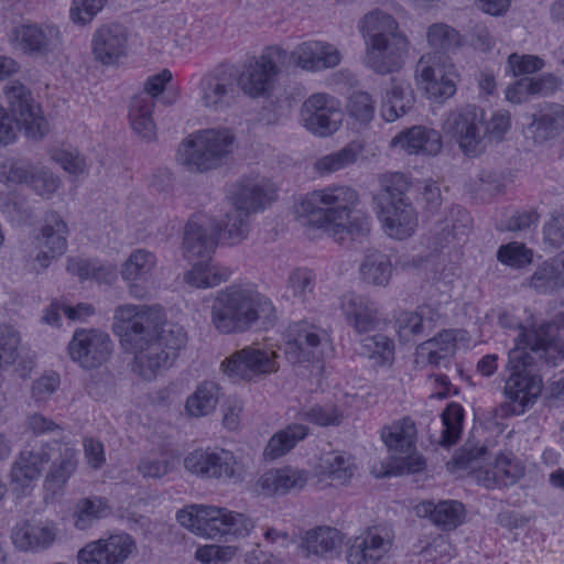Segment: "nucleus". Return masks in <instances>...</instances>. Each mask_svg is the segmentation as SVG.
I'll return each instance as SVG.
<instances>
[{"mask_svg": "<svg viewBox=\"0 0 564 564\" xmlns=\"http://www.w3.org/2000/svg\"><path fill=\"white\" fill-rule=\"evenodd\" d=\"M427 41L432 47L441 50L457 48L465 44V40L454 29L441 23L429 29Z\"/></svg>", "mask_w": 564, "mask_h": 564, "instance_id": "obj_48", "label": "nucleus"}, {"mask_svg": "<svg viewBox=\"0 0 564 564\" xmlns=\"http://www.w3.org/2000/svg\"><path fill=\"white\" fill-rule=\"evenodd\" d=\"M288 52L279 46L267 47L259 56L249 57L237 74V87L251 98L264 97L273 88L279 65L286 61Z\"/></svg>", "mask_w": 564, "mask_h": 564, "instance_id": "obj_9", "label": "nucleus"}, {"mask_svg": "<svg viewBox=\"0 0 564 564\" xmlns=\"http://www.w3.org/2000/svg\"><path fill=\"white\" fill-rule=\"evenodd\" d=\"M21 335L10 325H0V371L15 364L20 356Z\"/></svg>", "mask_w": 564, "mask_h": 564, "instance_id": "obj_44", "label": "nucleus"}, {"mask_svg": "<svg viewBox=\"0 0 564 564\" xmlns=\"http://www.w3.org/2000/svg\"><path fill=\"white\" fill-rule=\"evenodd\" d=\"M391 261L383 254H375L367 258L361 267V274L365 281L376 285L387 284L391 278Z\"/></svg>", "mask_w": 564, "mask_h": 564, "instance_id": "obj_45", "label": "nucleus"}, {"mask_svg": "<svg viewBox=\"0 0 564 564\" xmlns=\"http://www.w3.org/2000/svg\"><path fill=\"white\" fill-rule=\"evenodd\" d=\"M249 215L250 213L234 206V209L226 214V220L219 229V238L230 246L245 240L249 232Z\"/></svg>", "mask_w": 564, "mask_h": 564, "instance_id": "obj_40", "label": "nucleus"}, {"mask_svg": "<svg viewBox=\"0 0 564 564\" xmlns=\"http://www.w3.org/2000/svg\"><path fill=\"white\" fill-rule=\"evenodd\" d=\"M294 215L297 223L306 229L308 238H315L317 224V194L312 192L302 197L294 206Z\"/></svg>", "mask_w": 564, "mask_h": 564, "instance_id": "obj_46", "label": "nucleus"}, {"mask_svg": "<svg viewBox=\"0 0 564 564\" xmlns=\"http://www.w3.org/2000/svg\"><path fill=\"white\" fill-rule=\"evenodd\" d=\"M544 62L535 55L511 54L508 57V73L514 77L531 78L530 75L541 70Z\"/></svg>", "mask_w": 564, "mask_h": 564, "instance_id": "obj_50", "label": "nucleus"}, {"mask_svg": "<svg viewBox=\"0 0 564 564\" xmlns=\"http://www.w3.org/2000/svg\"><path fill=\"white\" fill-rule=\"evenodd\" d=\"M284 354L293 364L311 361L317 347V326L307 319L291 323L282 336Z\"/></svg>", "mask_w": 564, "mask_h": 564, "instance_id": "obj_24", "label": "nucleus"}, {"mask_svg": "<svg viewBox=\"0 0 564 564\" xmlns=\"http://www.w3.org/2000/svg\"><path fill=\"white\" fill-rule=\"evenodd\" d=\"M535 131L541 138H552L556 132L564 128V108L555 107L550 113L543 116V118L534 123Z\"/></svg>", "mask_w": 564, "mask_h": 564, "instance_id": "obj_60", "label": "nucleus"}, {"mask_svg": "<svg viewBox=\"0 0 564 564\" xmlns=\"http://www.w3.org/2000/svg\"><path fill=\"white\" fill-rule=\"evenodd\" d=\"M380 437L389 452V460L372 462L370 473L373 476L416 473L424 467V460L415 452L416 427L412 420L404 417L393 421L381 430Z\"/></svg>", "mask_w": 564, "mask_h": 564, "instance_id": "obj_6", "label": "nucleus"}, {"mask_svg": "<svg viewBox=\"0 0 564 564\" xmlns=\"http://www.w3.org/2000/svg\"><path fill=\"white\" fill-rule=\"evenodd\" d=\"M58 530L51 521L17 524L12 530V542L23 552H42L50 549L56 541Z\"/></svg>", "mask_w": 564, "mask_h": 564, "instance_id": "obj_27", "label": "nucleus"}, {"mask_svg": "<svg viewBox=\"0 0 564 564\" xmlns=\"http://www.w3.org/2000/svg\"><path fill=\"white\" fill-rule=\"evenodd\" d=\"M484 111L468 107L452 115L445 126L446 135L451 137L467 156H476L486 148V139L481 133Z\"/></svg>", "mask_w": 564, "mask_h": 564, "instance_id": "obj_17", "label": "nucleus"}, {"mask_svg": "<svg viewBox=\"0 0 564 564\" xmlns=\"http://www.w3.org/2000/svg\"><path fill=\"white\" fill-rule=\"evenodd\" d=\"M219 399V388L215 382L204 381L187 398L185 409L195 417L208 415L216 409Z\"/></svg>", "mask_w": 564, "mask_h": 564, "instance_id": "obj_38", "label": "nucleus"}, {"mask_svg": "<svg viewBox=\"0 0 564 564\" xmlns=\"http://www.w3.org/2000/svg\"><path fill=\"white\" fill-rule=\"evenodd\" d=\"M4 94L24 135L33 141L42 140L48 133L50 124L31 91L19 82H10L4 86Z\"/></svg>", "mask_w": 564, "mask_h": 564, "instance_id": "obj_13", "label": "nucleus"}, {"mask_svg": "<svg viewBox=\"0 0 564 564\" xmlns=\"http://www.w3.org/2000/svg\"><path fill=\"white\" fill-rule=\"evenodd\" d=\"M33 191L43 197H51L59 187V180L47 169L34 167L33 175L30 178Z\"/></svg>", "mask_w": 564, "mask_h": 564, "instance_id": "obj_59", "label": "nucleus"}, {"mask_svg": "<svg viewBox=\"0 0 564 564\" xmlns=\"http://www.w3.org/2000/svg\"><path fill=\"white\" fill-rule=\"evenodd\" d=\"M52 445L47 443L37 449H23L11 466L10 478L12 484L21 488L37 479L44 466L52 459Z\"/></svg>", "mask_w": 564, "mask_h": 564, "instance_id": "obj_28", "label": "nucleus"}, {"mask_svg": "<svg viewBox=\"0 0 564 564\" xmlns=\"http://www.w3.org/2000/svg\"><path fill=\"white\" fill-rule=\"evenodd\" d=\"M108 513L109 508L102 498L94 497L80 499L74 512L75 527L79 530H86Z\"/></svg>", "mask_w": 564, "mask_h": 564, "instance_id": "obj_41", "label": "nucleus"}, {"mask_svg": "<svg viewBox=\"0 0 564 564\" xmlns=\"http://www.w3.org/2000/svg\"><path fill=\"white\" fill-rule=\"evenodd\" d=\"M108 0H73L70 19L76 24H88L102 10Z\"/></svg>", "mask_w": 564, "mask_h": 564, "instance_id": "obj_54", "label": "nucleus"}, {"mask_svg": "<svg viewBox=\"0 0 564 564\" xmlns=\"http://www.w3.org/2000/svg\"><path fill=\"white\" fill-rule=\"evenodd\" d=\"M185 469L202 479L240 482L243 467L232 452L225 448H198L184 458Z\"/></svg>", "mask_w": 564, "mask_h": 564, "instance_id": "obj_10", "label": "nucleus"}, {"mask_svg": "<svg viewBox=\"0 0 564 564\" xmlns=\"http://www.w3.org/2000/svg\"><path fill=\"white\" fill-rule=\"evenodd\" d=\"M274 199L273 184L268 178L258 175L241 178L232 193L234 206L250 214L263 210Z\"/></svg>", "mask_w": 564, "mask_h": 564, "instance_id": "obj_25", "label": "nucleus"}, {"mask_svg": "<svg viewBox=\"0 0 564 564\" xmlns=\"http://www.w3.org/2000/svg\"><path fill=\"white\" fill-rule=\"evenodd\" d=\"M278 321L273 302L254 286L231 284L218 291L210 306V324L223 335L268 329Z\"/></svg>", "mask_w": 564, "mask_h": 564, "instance_id": "obj_2", "label": "nucleus"}, {"mask_svg": "<svg viewBox=\"0 0 564 564\" xmlns=\"http://www.w3.org/2000/svg\"><path fill=\"white\" fill-rule=\"evenodd\" d=\"M67 236L68 227L63 217L56 212L47 213L40 232L34 238L37 249L34 260L41 269H46L52 260L66 252Z\"/></svg>", "mask_w": 564, "mask_h": 564, "instance_id": "obj_18", "label": "nucleus"}, {"mask_svg": "<svg viewBox=\"0 0 564 564\" xmlns=\"http://www.w3.org/2000/svg\"><path fill=\"white\" fill-rule=\"evenodd\" d=\"M463 412V408L457 403H451L444 411L442 421L444 425L443 443L445 445H451L458 438Z\"/></svg>", "mask_w": 564, "mask_h": 564, "instance_id": "obj_55", "label": "nucleus"}, {"mask_svg": "<svg viewBox=\"0 0 564 564\" xmlns=\"http://www.w3.org/2000/svg\"><path fill=\"white\" fill-rule=\"evenodd\" d=\"M457 73L438 54H425L415 69V83L429 99L444 101L456 93Z\"/></svg>", "mask_w": 564, "mask_h": 564, "instance_id": "obj_12", "label": "nucleus"}, {"mask_svg": "<svg viewBox=\"0 0 564 564\" xmlns=\"http://www.w3.org/2000/svg\"><path fill=\"white\" fill-rule=\"evenodd\" d=\"M323 473L328 474L339 482L347 481L356 470V464L350 457L339 453H330L323 458Z\"/></svg>", "mask_w": 564, "mask_h": 564, "instance_id": "obj_47", "label": "nucleus"}, {"mask_svg": "<svg viewBox=\"0 0 564 564\" xmlns=\"http://www.w3.org/2000/svg\"><path fill=\"white\" fill-rule=\"evenodd\" d=\"M365 354L378 364H391L394 357L392 343L382 335L368 337L364 340Z\"/></svg>", "mask_w": 564, "mask_h": 564, "instance_id": "obj_52", "label": "nucleus"}, {"mask_svg": "<svg viewBox=\"0 0 564 564\" xmlns=\"http://www.w3.org/2000/svg\"><path fill=\"white\" fill-rule=\"evenodd\" d=\"M449 469L459 477L471 476L488 488L512 485L523 475L522 465L511 455L492 458L482 447L455 458Z\"/></svg>", "mask_w": 564, "mask_h": 564, "instance_id": "obj_7", "label": "nucleus"}, {"mask_svg": "<svg viewBox=\"0 0 564 564\" xmlns=\"http://www.w3.org/2000/svg\"><path fill=\"white\" fill-rule=\"evenodd\" d=\"M135 549L133 539L126 533L113 534L87 543L77 553L78 564H122Z\"/></svg>", "mask_w": 564, "mask_h": 564, "instance_id": "obj_19", "label": "nucleus"}, {"mask_svg": "<svg viewBox=\"0 0 564 564\" xmlns=\"http://www.w3.org/2000/svg\"><path fill=\"white\" fill-rule=\"evenodd\" d=\"M112 329L124 350L134 355L133 372L149 381L169 367L187 339L183 327L163 323L160 312L145 305H119Z\"/></svg>", "mask_w": 564, "mask_h": 564, "instance_id": "obj_1", "label": "nucleus"}, {"mask_svg": "<svg viewBox=\"0 0 564 564\" xmlns=\"http://www.w3.org/2000/svg\"><path fill=\"white\" fill-rule=\"evenodd\" d=\"M341 113L332 98L319 96V135L329 134L337 130Z\"/></svg>", "mask_w": 564, "mask_h": 564, "instance_id": "obj_53", "label": "nucleus"}, {"mask_svg": "<svg viewBox=\"0 0 564 564\" xmlns=\"http://www.w3.org/2000/svg\"><path fill=\"white\" fill-rule=\"evenodd\" d=\"M412 95L403 82L393 79L382 98L381 115L386 121H394L411 102Z\"/></svg>", "mask_w": 564, "mask_h": 564, "instance_id": "obj_39", "label": "nucleus"}, {"mask_svg": "<svg viewBox=\"0 0 564 564\" xmlns=\"http://www.w3.org/2000/svg\"><path fill=\"white\" fill-rule=\"evenodd\" d=\"M393 145L408 153L435 154L441 149V138L434 130L415 127L409 129L392 141Z\"/></svg>", "mask_w": 564, "mask_h": 564, "instance_id": "obj_33", "label": "nucleus"}, {"mask_svg": "<svg viewBox=\"0 0 564 564\" xmlns=\"http://www.w3.org/2000/svg\"><path fill=\"white\" fill-rule=\"evenodd\" d=\"M405 188L406 181L397 173L383 181V191L376 197L378 218L382 228L394 239L411 236L416 227L413 209L402 198Z\"/></svg>", "mask_w": 564, "mask_h": 564, "instance_id": "obj_8", "label": "nucleus"}, {"mask_svg": "<svg viewBox=\"0 0 564 564\" xmlns=\"http://www.w3.org/2000/svg\"><path fill=\"white\" fill-rule=\"evenodd\" d=\"M11 45L26 55L47 56L62 47L63 35L52 22H22L9 33Z\"/></svg>", "mask_w": 564, "mask_h": 564, "instance_id": "obj_14", "label": "nucleus"}, {"mask_svg": "<svg viewBox=\"0 0 564 564\" xmlns=\"http://www.w3.org/2000/svg\"><path fill=\"white\" fill-rule=\"evenodd\" d=\"M343 538L338 530L333 528H319V556L333 557L339 553Z\"/></svg>", "mask_w": 564, "mask_h": 564, "instance_id": "obj_64", "label": "nucleus"}, {"mask_svg": "<svg viewBox=\"0 0 564 564\" xmlns=\"http://www.w3.org/2000/svg\"><path fill=\"white\" fill-rule=\"evenodd\" d=\"M319 202L330 205L325 208L324 223H319V228L324 227L327 231L338 236L344 240V234L358 237L368 231V223L360 219L356 213L347 209L348 204L356 202V193L348 188H336L332 194H323Z\"/></svg>", "mask_w": 564, "mask_h": 564, "instance_id": "obj_11", "label": "nucleus"}, {"mask_svg": "<svg viewBox=\"0 0 564 564\" xmlns=\"http://www.w3.org/2000/svg\"><path fill=\"white\" fill-rule=\"evenodd\" d=\"M155 101L148 95H137L129 106V118L132 130L143 140L150 142L156 137V126L152 112Z\"/></svg>", "mask_w": 564, "mask_h": 564, "instance_id": "obj_32", "label": "nucleus"}, {"mask_svg": "<svg viewBox=\"0 0 564 564\" xmlns=\"http://www.w3.org/2000/svg\"><path fill=\"white\" fill-rule=\"evenodd\" d=\"M288 58L292 59L295 65L303 69H314L317 58V42L307 41L301 43L290 55L288 54Z\"/></svg>", "mask_w": 564, "mask_h": 564, "instance_id": "obj_62", "label": "nucleus"}, {"mask_svg": "<svg viewBox=\"0 0 564 564\" xmlns=\"http://www.w3.org/2000/svg\"><path fill=\"white\" fill-rule=\"evenodd\" d=\"M236 138L226 128L202 129L187 135L178 145L176 162L192 173H205L227 164Z\"/></svg>", "mask_w": 564, "mask_h": 564, "instance_id": "obj_5", "label": "nucleus"}, {"mask_svg": "<svg viewBox=\"0 0 564 564\" xmlns=\"http://www.w3.org/2000/svg\"><path fill=\"white\" fill-rule=\"evenodd\" d=\"M528 346L532 351L544 350L550 358L557 350L556 343H531L525 333L520 334L516 348L509 352L510 376L505 386V393L511 403L513 414L524 413L542 392V380L531 369L532 358L527 351Z\"/></svg>", "mask_w": 564, "mask_h": 564, "instance_id": "obj_4", "label": "nucleus"}, {"mask_svg": "<svg viewBox=\"0 0 564 564\" xmlns=\"http://www.w3.org/2000/svg\"><path fill=\"white\" fill-rule=\"evenodd\" d=\"M202 512L203 516L199 517V521L202 522L200 535L209 539L226 535L230 510L214 506H204Z\"/></svg>", "mask_w": 564, "mask_h": 564, "instance_id": "obj_42", "label": "nucleus"}, {"mask_svg": "<svg viewBox=\"0 0 564 564\" xmlns=\"http://www.w3.org/2000/svg\"><path fill=\"white\" fill-rule=\"evenodd\" d=\"M34 166L23 161L9 159L0 164V181L8 186L30 183Z\"/></svg>", "mask_w": 564, "mask_h": 564, "instance_id": "obj_49", "label": "nucleus"}, {"mask_svg": "<svg viewBox=\"0 0 564 564\" xmlns=\"http://www.w3.org/2000/svg\"><path fill=\"white\" fill-rule=\"evenodd\" d=\"M173 469L171 459L163 456L149 455L140 459L137 470L144 478H162Z\"/></svg>", "mask_w": 564, "mask_h": 564, "instance_id": "obj_57", "label": "nucleus"}, {"mask_svg": "<svg viewBox=\"0 0 564 564\" xmlns=\"http://www.w3.org/2000/svg\"><path fill=\"white\" fill-rule=\"evenodd\" d=\"M128 29L120 23H106L95 30L91 36V53L98 63L115 65L127 55Z\"/></svg>", "mask_w": 564, "mask_h": 564, "instance_id": "obj_22", "label": "nucleus"}, {"mask_svg": "<svg viewBox=\"0 0 564 564\" xmlns=\"http://www.w3.org/2000/svg\"><path fill=\"white\" fill-rule=\"evenodd\" d=\"M498 259L501 263L520 268L532 260V252L518 242L502 246L498 251Z\"/></svg>", "mask_w": 564, "mask_h": 564, "instance_id": "obj_58", "label": "nucleus"}, {"mask_svg": "<svg viewBox=\"0 0 564 564\" xmlns=\"http://www.w3.org/2000/svg\"><path fill=\"white\" fill-rule=\"evenodd\" d=\"M554 85L553 77L535 80L533 78H522L516 84L508 87L506 98L513 104H520L528 99L529 96L549 91Z\"/></svg>", "mask_w": 564, "mask_h": 564, "instance_id": "obj_43", "label": "nucleus"}, {"mask_svg": "<svg viewBox=\"0 0 564 564\" xmlns=\"http://www.w3.org/2000/svg\"><path fill=\"white\" fill-rule=\"evenodd\" d=\"M66 270L79 280H95L98 283L112 284L117 280V268L112 263L83 258H69Z\"/></svg>", "mask_w": 564, "mask_h": 564, "instance_id": "obj_35", "label": "nucleus"}, {"mask_svg": "<svg viewBox=\"0 0 564 564\" xmlns=\"http://www.w3.org/2000/svg\"><path fill=\"white\" fill-rule=\"evenodd\" d=\"M390 543L376 530H369L356 536L348 549V564H375L389 551Z\"/></svg>", "mask_w": 564, "mask_h": 564, "instance_id": "obj_30", "label": "nucleus"}, {"mask_svg": "<svg viewBox=\"0 0 564 564\" xmlns=\"http://www.w3.org/2000/svg\"><path fill=\"white\" fill-rule=\"evenodd\" d=\"M480 341V337L471 338L465 330H444L416 348L415 361L419 365L437 362Z\"/></svg>", "mask_w": 564, "mask_h": 564, "instance_id": "obj_23", "label": "nucleus"}, {"mask_svg": "<svg viewBox=\"0 0 564 564\" xmlns=\"http://www.w3.org/2000/svg\"><path fill=\"white\" fill-rule=\"evenodd\" d=\"M53 452H58V458H55L50 473L46 476V484L53 491L61 489L77 466L76 451L66 443L53 442Z\"/></svg>", "mask_w": 564, "mask_h": 564, "instance_id": "obj_34", "label": "nucleus"}, {"mask_svg": "<svg viewBox=\"0 0 564 564\" xmlns=\"http://www.w3.org/2000/svg\"><path fill=\"white\" fill-rule=\"evenodd\" d=\"M155 267L156 257L145 249L133 250L122 263L120 274L132 297H148L154 286L153 272Z\"/></svg>", "mask_w": 564, "mask_h": 564, "instance_id": "obj_20", "label": "nucleus"}, {"mask_svg": "<svg viewBox=\"0 0 564 564\" xmlns=\"http://www.w3.org/2000/svg\"><path fill=\"white\" fill-rule=\"evenodd\" d=\"M230 275L231 271L228 268L198 262L185 273L184 280L187 284L194 288L207 289L214 288L221 282H226Z\"/></svg>", "mask_w": 564, "mask_h": 564, "instance_id": "obj_37", "label": "nucleus"}, {"mask_svg": "<svg viewBox=\"0 0 564 564\" xmlns=\"http://www.w3.org/2000/svg\"><path fill=\"white\" fill-rule=\"evenodd\" d=\"M72 359L82 367L91 369L104 364L111 352L108 334L97 329H78L68 345Z\"/></svg>", "mask_w": 564, "mask_h": 564, "instance_id": "obj_21", "label": "nucleus"}, {"mask_svg": "<svg viewBox=\"0 0 564 564\" xmlns=\"http://www.w3.org/2000/svg\"><path fill=\"white\" fill-rule=\"evenodd\" d=\"M315 273L313 270L296 269L292 271L288 279V290L293 296L305 301L313 294Z\"/></svg>", "mask_w": 564, "mask_h": 564, "instance_id": "obj_51", "label": "nucleus"}, {"mask_svg": "<svg viewBox=\"0 0 564 564\" xmlns=\"http://www.w3.org/2000/svg\"><path fill=\"white\" fill-rule=\"evenodd\" d=\"M308 433L303 424H291L276 432L269 440L263 455L267 459L274 460L289 453L297 442L302 441Z\"/></svg>", "mask_w": 564, "mask_h": 564, "instance_id": "obj_36", "label": "nucleus"}, {"mask_svg": "<svg viewBox=\"0 0 564 564\" xmlns=\"http://www.w3.org/2000/svg\"><path fill=\"white\" fill-rule=\"evenodd\" d=\"M344 308L359 333L368 330L373 319L371 307L359 299H349L344 303Z\"/></svg>", "mask_w": 564, "mask_h": 564, "instance_id": "obj_56", "label": "nucleus"}, {"mask_svg": "<svg viewBox=\"0 0 564 564\" xmlns=\"http://www.w3.org/2000/svg\"><path fill=\"white\" fill-rule=\"evenodd\" d=\"M414 512L444 530L457 528L466 516L465 507L456 500H423L414 506Z\"/></svg>", "mask_w": 564, "mask_h": 564, "instance_id": "obj_29", "label": "nucleus"}, {"mask_svg": "<svg viewBox=\"0 0 564 564\" xmlns=\"http://www.w3.org/2000/svg\"><path fill=\"white\" fill-rule=\"evenodd\" d=\"M366 42L365 63L378 73L401 67L408 48L406 40L397 33V22L383 11L367 14L360 25Z\"/></svg>", "mask_w": 564, "mask_h": 564, "instance_id": "obj_3", "label": "nucleus"}, {"mask_svg": "<svg viewBox=\"0 0 564 564\" xmlns=\"http://www.w3.org/2000/svg\"><path fill=\"white\" fill-rule=\"evenodd\" d=\"M394 329L403 341L410 340L422 329V318L414 312L400 313L394 323Z\"/></svg>", "mask_w": 564, "mask_h": 564, "instance_id": "obj_61", "label": "nucleus"}, {"mask_svg": "<svg viewBox=\"0 0 564 564\" xmlns=\"http://www.w3.org/2000/svg\"><path fill=\"white\" fill-rule=\"evenodd\" d=\"M198 90L202 107L214 112L224 111L238 96L237 74L231 66L220 65L202 77Z\"/></svg>", "mask_w": 564, "mask_h": 564, "instance_id": "obj_15", "label": "nucleus"}, {"mask_svg": "<svg viewBox=\"0 0 564 564\" xmlns=\"http://www.w3.org/2000/svg\"><path fill=\"white\" fill-rule=\"evenodd\" d=\"M276 359L274 350L248 346L226 358L220 367L231 378L250 381L276 372Z\"/></svg>", "mask_w": 564, "mask_h": 564, "instance_id": "obj_16", "label": "nucleus"}, {"mask_svg": "<svg viewBox=\"0 0 564 564\" xmlns=\"http://www.w3.org/2000/svg\"><path fill=\"white\" fill-rule=\"evenodd\" d=\"M305 470L284 467L265 471L258 480L257 486L265 496L284 495L292 489H301L307 482Z\"/></svg>", "mask_w": 564, "mask_h": 564, "instance_id": "obj_31", "label": "nucleus"}, {"mask_svg": "<svg viewBox=\"0 0 564 564\" xmlns=\"http://www.w3.org/2000/svg\"><path fill=\"white\" fill-rule=\"evenodd\" d=\"M54 160L69 174L82 175L87 173V163L77 151L61 150L55 152Z\"/></svg>", "mask_w": 564, "mask_h": 564, "instance_id": "obj_63", "label": "nucleus"}, {"mask_svg": "<svg viewBox=\"0 0 564 564\" xmlns=\"http://www.w3.org/2000/svg\"><path fill=\"white\" fill-rule=\"evenodd\" d=\"M216 246L217 226L212 220L192 218L187 221L182 245L185 258H209Z\"/></svg>", "mask_w": 564, "mask_h": 564, "instance_id": "obj_26", "label": "nucleus"}]
</instances>
